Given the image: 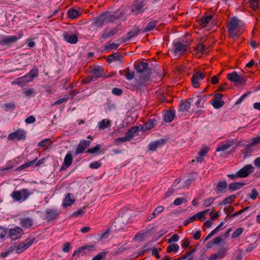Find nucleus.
I'll list each match as a JSON object with an SVG mask.
<instances>
[{
  "label": "nucleus",
  "instance_id": "obj_64",
  "mask_svg": "<svg viewBox=\"0 0 260 260\" xmlns=\"http://www.w3.org/2000/svg\"><path fill=\"white\" fill-rule=\"evenodd\" d=\"M35 120H36V118L34 116H30L25 119V122L26 123H28V124L33 123L34 122H35Z\"/></svg>",
  "mask_w": 260,
  "mask_h": 260
},
{
  "label": "nucleus",
  "instance_id": "obj_45",
  "mask_svg": "<svg viewBox=\"0 0 260 260\" xmlns=\"http://www.w3.org/2000/svg\"><path fill=\"white\" fill-rule=\"evenodd\" d=\"M236 198V196L235 195H231L226 198H225L222 203L218 204V205H221L222 204L225 205L229 203H231L233 200Z\"/></svg>",
  "mask_w": 260,
  "mask_h": 260
},
{
  "label": "nucleus",
  "instance_id": "obj_26",
  "mask_svg": "<svg viewBox=\"0 0 260 260\" xmlns=\"http://www.w3.org/2000/svg\"><path fill=\"white\" fill-rule=\"evenodd\" d=\"M71 196L72 194L71 193H68L66 195L62 203V206L63 207H67L73 204L75 202V200L72 198Z\"/></svg>",
  "mask_w": 260,
  "mask_h": 260
},
{
  "label": "nucleus",
  "instance_id": "obj_51",
  "mask_svg": "<svg viewBox=\"0 0 260 260\" xmlns=\"http://www.w3.org/2000/svg\"><path fill=\"white\" fill-rule=\"evenodd\" d=\"M126 141H129L128 139L126 137V136L124 137H121L116 139L114 140V143L116 145H118L120 144V143L125 142Z\"/></svg>",
  "mask_w": 260,
  "mask_h": 260
},
{
  "label": "nucleus",
  "instance_id": "obj_35",
  "mask_svg": "<svg viewBox=\"0 0 260 260\" xmlns=\"http://www.w3.org/2000/svg\"><path fill=\"white\" fill-rule=\"evenodd\" d=\"M190 108V102L189 101H186L184 102H182L180 105L179 110L182 112H186Z\"/></svg>",
  "mask_w": 260,
  "mask_h": 260
},
{
  "label": "nucleus",
  "instance_id": "obj_22",
  "mask_svg": "<svg viewBox=\"0 0 260 260\" xmlns=\"http://www.w3.org/2000/svg\"><path fill=\"white\" fill-rule=\"evenodd\" d=\"M225 251L220 249L216 253L212 254L208 257V260H221L225 255Z\"/></svg>",
  "mask_w": 260,
  "mask_h": 260
},
{
  "label": "nucleus",
  "instance_id": "obj_3",
  "mask_svg": "<svg viewBox=\"0 0 260 260\" xmlns=\"http://www.w3.org/2000/svg\"><path fill=\"white\" fill-rule=\"evenodd\" d=\"M135 68L137 73L140 74V78L144 81H147L149 78L150 71L148 69V63L141 62L135 66Z\"/></svg>",
  "mask_w": 260,
  "mask_h": 260
},
{
  "label": "nucleus",
  "instance_id": "obj_42",
  "mask_svg": "<svg viewBox=\"0 0 260 260\" xmlns=\"http://www.w3.org/2000/svg\"><path fill=\"white\" fill-rule=\"evenodd\" d=\"M157 21L156 20H152L149 22L145 29V31H150L153 29L156 25Z\"/></svg>",
  "mask_w": 260,
  "mask_h": 260
},
{
  "label": "nucleus",
  "instance_id": "obj_33",
  "mask_svg": "<svg viewBox=\"0 0 260 260\" xmlns=\"http://www.w3.org/2000/svg\"><path fill=\"white\" fill-rule=\"evenodd\" d=\"M175 117L174 111H167L164 116V120L166 122H171Z\"/></svg>",
  "mask_w": 260,
  "mask_h": 260
},
{
  "label": "nucleus",
  "instance_id": "obj_40",
  "mask_svg": "<svg viewBox=\"0 0 260 260\" xmlns=\"http://www.w3.org/2000/svg\"><path fill=\"white\" fill-rule=\"evenodd\" d=\"M215 198L211 197L203 200V206L207 207L210 206L214 201Z\"/></svg>",
  "mask_w": 260,
  "mask_h": 260
},
{
  "label": "nucleus",
  "instance_id": "obj_39",
  "mask_svg": "<svg viewBox=\"0 0 260 260\" xmlns=\"http://www.w3.org/2000/svg\"><path fill=\"white\" fill-rule=\"evenodd\" d=\"M155 121L153 119L149 120L142 127L143 131H146L147 129H150L154 125Z\"/></svg>",
  "mask_w": 260,
  "mask_h": 260
},
{
  "label": "nucleus",
  "instance_id": "obj_10",
  "mask_svg": "<svg viewBox=\"0 0 260 260\" xmlns=\"http://www.w3.org/2000/svg\"><path fill=\"white\" fill-rule=\"evenodd\" d=\"M223 95L220 93H216L214 95V98L210 101V103L213 106L215 109H219L222 107L224 102L221 100Z\"/></svg>",
  "mask_w": 260,
  "mask_h": 260
},
{
  "label": "nucleus",
  "instance_id": "obj_48",
  "mask_svg": "<svg viewBox=\"0 0 260 260\" xmlns=\"http://www.w3.org/2000/svg\"><path fill=\"white\" fill-rule=\"evenodd\" d=\"M37 158H36L34 160H32V161H28L26 163H25L23 165H21V166H20V168L21 169H24L25 168H26L28 167H30L32 165H33L35 162L37 161Z\"/></svg>",
  "mask_w": 260,
  "mask_h": 260
},
{
  "label": "nucleus",
  "instance_id": "obj_21",
  "mask_svg": "<svg viewBox=\"0 0 260 260\" xmlns=\"http://www.w3.org/2000/svg\"><path fill=\"white\" fill-rule=\"evenodd\" d=\"M20 224L22 228L25 229L30 228L33 224V219L30 217H23L20 219Z\"/></svg>",
  "mask_w": 260,
  "mask_h": 260
},
{
  "label": "nucleus",
  "instance_id": "obj_60",
  "mask_svg": "<svg viewBox=\"0 0 260 260\" xmlns=\"http://www.w3.org/2000/svg\"><path fill=\"white\" fill-rule=\"evenodd\" d=\"M185 202L186 201L184 198H177L174 200V204L176 206H178Z\"/></svg>",
  "mask_w": 260,
  "mask_h": 260
},
{
  "label": "nucleus",
  "instance_id": "obj_2",
  "mask_svg": "<svg viewBox=\"0 0 260 260\" xmlns=\"http://www.w3.org/2000/svg\"><path fill=\"white\" fill-rule=\"evenodd\" d=\"M33 193V191L28 189L23 188L20 190H14L10 197L16 202H22L26 200Z\"/></svg>",
  "mask_w": 260,
  "mask_h": 260
},
{
  "label": "nucleus",
  "instance_id": "obj_55",
  "mask_svg": "<svg viewBox=\"0 0 260 260\" xmlns=\"http://www.w3.org/2000/svg\"><path fill=\"white\" fill-rule=\"evenodd\" d=\"M205 46L202 44H200L196 47V50L197 53H203L205 50Z\"/></svg>",
  "mask_w": 260,
  "mask_h": 260
},
{
  "label": "nucleus",
  "instance_id": "obj_31",
  "mask_svg": "<svg viewBox=\"0 0 260 260\" xmlns=\"http://www.w3.org/2000/svg\"><path fill=\"white\" fill-rule=\"evenodd\" d=\"M245 183L242 182H234L230 183L229 185V189L231 191H235L240 189Z\"/></svg>",
  "mask_w": 260,
  "mask_h": 260
},
{
  "label": "nucleus",
  "instance_id": "obj_50",
  "mask_svg": "<svg viewBox=\"0 0 260 260\" xmlns=\"http://www.w3.org/2000/svg\"><path fill=\"white\" fill-rule=\"evenodd\" d=\"M71 248V244L69 242H67L63 245L62 250L64 252H68Z\"/></svg>",
  "mask_w": 260,
  "mask_h": 260
},
{
  "label": "nucleus",
  "instance_id": "obj_58",
  "mask_svg": "<svg viewBox=\"0 0 260 260\" xmlns=\"http://www.w3.org/2000/svg\"><path fill=\"white\" fill-rule=\"evenodd\" d=\"M179 237L177 234H174L170 239L168 240V243L172 242H177L179 240Z\"/></svg>",
  "mask_w": 260,
  "mask_h": 260
},
{
  "label": "nucleus",
  "instance_id": "obj_52",
  "mask_svg": "<svg viewBox=\"0 0 260 260\" xmlns=\"http://www.w3.org/2000/svg\"><path fill=\"white\" fill-rule=\"evenodd\" d=\"M258 196V192L256 189H252L251 192L249 194V197L251 200H255Z\"/></svg>",
  "mask_w": 260,
  "mask_h": 260
},
{
  "label": "nucleus",
  "instance_id": "obj_11",
  "mask_svg": "<svg viewBox=\"0 0 260 260\" xmlns=\"http://www.w3.org/2000/svg\"><path fill=\"white\" fill-rule=\"evenodd\" d=\"M26 137V133L21 129H19L17 131L13 132L9 135L8 139L9 140H13L17 139V140H24Z\"/></svg>",
  "mask_w": 260,
  "mask_h": 260
},
{
  "label": "nucleus",
  "instance_id": "obj_46",
  "mask_svg": "<svg viewBox=\"0 0 260 260\" xmlns=\"http://www.w3.org/2000/svg\"><path fill=\"white\" fill-rule=\"evenodd\" d=\"M14 250L15 248L14 247H10L7 249H6L5 251L2 252L1 253V255L3 257H6L8 255L11 254Z\"/></svg>",
  "mask_w": 260,
  "mask_h": 260
},
{
  "label": "nucleus",
  "instance_id": "obj_28",
  "mask_svg": "<svg viewBox=\"0 0 260 260\" xmlns=\"http://www.w3.org/2000/svg\"><path fill=\"white\" fill-rule=\"evenodd\" d=\"M164 144L162 140H158L151 142L149 145V149L151 151H155L156 148L161 147Z\"/></svg>",
  "mask_w": 260,
  "mask_h": 260
},
{
  "label": "nucleus",
  "instance_id": "obj_36",
  "mask_svg": "<svg viewBox=\"0 0 260 260\" xmlns=\"http://www.w3.org/2000/svg\"><path fill=\"white\" fill-rule=\"evenodd\" d=\"M69 17L71 19H75L81 15V12L74 9H70L68 12Z\"/></svg>",
  "mask_w": 260,
  "mask_h": 260
},
{
  "label": "nucleus",
  "instance_id": "obj_7",
  "mask_svg": "<svg viewBox=\"0 0 260 260\" xmlns=\"http://www.w3.org/2000/svg\"><path fill=\"white\" fill-rule=\"evenodd\" d=\"M22 31L19 32L18 36H8L3 38L0 41V44L3 45H9L15 43L17 40L20 39L23 36Z\"/></svg>",
  "mask_w": 260,
  "mask_h": 260
},
{
  "label": "nucleus",
  "instance_id": "obj_18",
  "mask_svg": "<svg viewBox=\"0 0 260 260\" xmlns=\"http://www.w3.org/2000/svg\"><path fill=\"white\" fill-rule=\"evenodd\" d=\"M38 69L37 68L34 67L28 73L23 76V77L26 80V82L28 83L32 81L34 78L37 77L38 76Z\"/></svg>",
  "mask_w": 260,
  "mask_h": 260
},
{
  "label": "nucleus",
  "instance_id": "obj_29",
  "mask_svg": "<svg viewBox=\"0 0 260 260\" xmlns=\"http://www.w3.org/2000/svg\"><path fill=\"white\" fill-rule=\"evenodd\" d=\"M138 126H133L125 133V136L129 141L134 137L135 135L138 132Z\"/></svg>",
  "mask_w": 260,
  "mask_h": 260
},
{
  "label": "nucleus",
  "instance_id": "obj_49",
  "mask_svg": "<svg viewBox=\"0 0 260 260\" xmlns=\"http://www.w3.org/2000/svg\"><path fill=\"white\" fill-rule=\"evenodd\" d=\"M243 232V230L241 228H238L232 234V238H235L239 236H240L242 232Z\"/></svg>",
  "mask_w": 260,
  "mask_h": 260
},
{
  "label": "nucleus",
  "instance_id": "obj_37",
  "mask_svg": "<svg viewBox=\"0 0 260 260\" xmlns=\"http://www.w3.org/2000/svg\"><path fill=\"white\" fill-rule=\"evenodd\" d=\"M121 56L118 53H115L109 56L108 60L109 62L121 61Z\"/></svg>",
  "mask_w": 260,
  "mask_h": 260
},
{
  "label": "nucleus",
  "instance_id": "obj_13",
  "mask_svg": "<svg viewBox=\"0 0 260 260\" xmlns=\"http://www.w3.org/2000/svg\"><path fill=\"white\" fill-rule=\"evenodd\" d=\"M235 141L233 139H229L224 142L219 143L216 149V152L224 151L229 149L231 146L234 145Z\"/></svg>",
  "mask_w": 260,
  "mask_h": 260
},
{
  "label": "nucleus",
  "instance_id": "obj_20",
  "mask_svg": "<svg viewBox=\"0 0 260 260\" xmlns=\"http://www.w3.org/2000/svg\"><path fill=\"white\" fill-rule=\"evenodd\" d=\"M73 156L71 152H68L65 156L63 160V163L60 169L64 170L69 167L72 164Z\"/></svg>",
  "mask_w": 260,
  "mask_h": 260
},
{
  "label": "nucleus",
  "instance_id": "obj_53",
  "mask_svg": "<svg viewBox=\"0 0 260 260\" xmlns=\"http://www.w3.org/2000/svg\"><path fill=\"white\" fill-rule=\"evenodd\" d=\"M249 3L250 7L252 9L255 10L257 9L258 5V0H250Z\"/></svg>",
  "mask_w": 260,
  "mask_h": 260
},
{
  "label": "nucleus",
  "instance_id": "obj_6",
  "mask_svg": "<svg viewBox=\"0 0 260 260\" xmlns=\"http://www.w3.org/2000/svg\"><path fill=\"white\" fill-rule=\"evenodd\" d=\"M146 9L145 3L144 0H137L132 6V12L134 15L142 13Z\"/></svg>",
  "mask_w": 260,
  "mask_h": 260
},
{
  "label": "nucleus",
  "instance_id": "obj_25",
  "mask_svg": "<svg viewBox=\"0 0 260 260\" xmlns=\"http://www.w3.org/2000/svg\"><path fill=\"white\" fill-rule=\"evenodd\" d=\"M87 250L88 251H92L94 250V247L93 245H87L85 246H82L75 250L73 254V256H74L78 253H81L83 255L85 253V250Z\"/></svg>",
  "mask_w": 260,
  "mask_h": 260
},
{
  "label": "nucleus",
  "instance_id": "obj_16",
  "mask_svg": "<svg viewBox=\"0 0 260 260\" xmlns=\"http://www.w3.org/2000/svg\"><path fill=\"white\" fill-rule=\"evenodd\" d=\"M205 76V75L201 72L194 73L191 79L192 86L194 88H198L200 85V81L202 80Z\"/></svg>",
  "mask_w": 260,
  "mask_h": 260
},
{
  "label": "nucleus",
  "instance_id": "obj_4",
  "mask_svg": "<svg viewBox=\"0 0 260 260\" xmlns=\"http://www.w3.org/2000/svg\"><path fill=\"white\" fill-rule=\"evenodd\" d=\"M227 78L230 81L234 82L236 85H243L246 83L244 76L239 75L236 71L229 73L227 75Z\"/></svg>",
  "mask_w": 260,
  "mask_h": 260
},
{
  "label": "nucleus",
  "instance_id": "obj_38",
  "mask_svg": "<svg viewBox=\"0 0 260 260\" xmlns=\"http://www.w3.org/2000/svg\"><path fill=\"white\" fill-rule=\"evenodd\" d=\"M212 16L211 15H208L206 17H204L200 20V24L203 27H206L207 24H209L211 21Z\"/></svg>",
  "mask_w": 260,
  "mask_h": 260
},
{
  "label": "nucleus",
  "instance_id": "obj_27",
  "mask_svg": "<svg viewBox=\"0 0 260 260\" xmlns=\"http://www.w3.org/2000/svg\"><path fill=\"white\" fill-rule=\"evenodd\" d=\"M111 125V121L108 119H104L98 123V128L102 130L110 127Z\"/></svg>",
  "mask_w": 260,
  "mask_h": 260
},
{
  "label": "nucleus",
  "instance_id": "obj_43",
  "mask_svg": "<svg viewBox=\"0 0 260 260\" xmlns=\"http://www.w3.org/2000/svg\"><path fill=\"white\" fill-rule=\"evenodd\" d=\"M179 247L176 244H172L170 245L167 248V251L168 252H177L179 250Z\"/></svg>",
  "mask_w": 260,
  "mask_h": 260
},
{
  "label": "nucleus",
  "instance_id": "obj_61",
  "mask_svg": "<svg viewBox=\"0 0 260 260\" xmlns=\"http://www.w3.org/2000/svg\"><path fill=\"white\" fill-rule=\"evenodd\" d=\"M223 224L224 223L223 221L220 222V224L217 227H216L213 231H211L213 233V234L215 235L216 233L220 231L221 230V228L223 225Z\"/></svg>",
  "mask_w": 260,
  "mask_h": 260
},
{
  "label": "nucleus",
  "instance_id": "obj_47",
  "mask_svg": "<svg viewBox=\"0 0 260 260\" xmlns=\"http://www.w3.org/2000/svg\"><path fill=\"white\" fill-rule=\"evenodd\" d=\"M85 213L84 209H79L78 210L73 212L71 216L72 217H76L79 216H81Z\"/></svg>",
  "mask_w": 260,
  "mask_h": 260
},
{
  "label": "nucleus",
  "instance_id": "obj_24",
  "mask_svg": "<svg viewBox=\"0 0 260 260\" xmlns=\"http://www.w3.org/2000/svg\"><path fill=\"white\" fill-rule=\"evenodd\" d=\"M103 19H104V23H107L111 21H113L117 18L115 14L112 12H107L101 15Z\"/></svg>",
  "mask_w": 260,
  "mask_h": 260
},
{
  "label": "nucleus",
  "instance_id": "obj_5",
  "mask_svg": "<svg viewBox=\"0 0 260 260\" xmlns=\"http://www.w3.org/2000/svg\"><path fill=\"white\" fill-rule=\"evenodd\" d=\"M187 46L180 42L173 43L172 52L175 56H180L185 54L187 51Z\"/></svg>",
  "mask_w": 260,
  "mask_h": 260
},
{
  "label": "nucleus",
  "instance_id": "obj_59",
  "mask_svg": "<svg viewBox=\"0 0 260 260\" xmlns=\"http://www.w3.org/2000/svg\"><path fill=\"white\" fill-rule=\"evenodd\" d=\"M33 93V89L31 88H26L23 90V94L26 96H29Z\"/></svg>",
  "mask_w": 260,
  "mask_h": 260
},
{
  "label": "nucleus",
  "instance_id": "obj_54",
  "mask_svg": "<svg viewBox=\"0 0 260 260\" xmlns=\"http://www.w3.org/2000/svg\"><path fill=\"white\" fill-rule=\"evenodd\" d=\"M124 76L127 80H132L134 78V72L133 71L130 72L129 70H127V73Z\"/></svg>",
  "mask_w": 260,
  "mask_h": 260
},
{
  "label": "nucleus",
  "instance_id": "obj_57",
  "mask_svg": "<svg viewBox=\"0 0 260 260\" xmlns=\"http://www.w3.org/2000/svg\"><path fill=\"white\" fill-rule=\"evenodd\" d=\"M101 166V164L98 162L94 161L92 163H90L89 165V167L91 169H96L99 168Z\"/></svg>",
  "mask_w": 260,
  "mask_h": 260
},
{
  "label": "nucleus",
  "instance_id": "obj_14",
  "mask_svg": "<svg viewBox=\"0 0 260 260\" xmlns=\"http://www.w3.org/2000/svg\"><path fill=\"white\" fill-rule=\"evenodd\" d=\"M35 239H27L25 242L20 243L16 247L15 251L17 253H21L32 244Z\"/></svg>",
  "mask_w": 260,
  "mask_h": 260
},
{
  "label": "nucleus",
  "instance_id": "obj_32",
  "mask_svg": "<svg viewBox=\"0 0 260 260\" xmlns=\"http://www.w3.org/2000/svg\"><path fill=\"white\" fill-rule=\"evenodd\" d=\"M26 80L24 79L23 76L17 78L15 79L12 82V85H18L20 87L24 86L26 84Z\"/></svg>",
  "mask_w": 260,
  "mask_h": 260
},
{
  "label": "nucleus",
  "instance_id": "obj_34",
  "mask_svg": "<svg viewBox=\"0 0 260 260\" xmlns=\"http://www.w3.org/2000/svg\"><path fill=\"white\" fill-rule=\"evenodd\" d=\"M104 24V19H103L101 15L95 18L93 20V25L97 27H101Z\"/></svg>",
  "mask_w": 260,
  "mask_h": 260
},
{
  "label": "nucleus",
  "instance_id": "obj_9",
  "mask_svg": "<svg viewBox=\"0 0 260 260\" xmlns=\"http://www.w3.org/2000/svg\"><path fill=\"white\" fill-rule=\"evenodd\" d=\"M8 233L9 237L13 240L20 238L23 235L22 229L18 226L9 229Z\"/></svg>",
  "mask_w": 260,
  "mask_h": 260
},
{
  "label": "nucleus",
  "instance_id": "obj_63",
  "mask_svg": "<svg viewBox=\"0 0 260 260\" xmlns=\"http://www.w3.org/2000/svg\"><path fill=\"white\" fill-rule=\"evenodd\" d=\"M112 92L113 94L120 95L122 93V90L118 88H114L112 89Z\"/></svg>",
  "mask_w": 260,
  "mask_h": 260
},
{
  "label": "nucleus",
  "instance_id": "obj_30",
  "mask_svg": "<svg viewBox=\"0 0 260 260\" xmlns=\"http://www.w3.org/2000/svg\"><path fill=\"white\" fill-rule=\"evenodd\" d=\"M228 187V184L225 180L219 181L216 187L217 192H224Z\"/></svg>",
  "mask_w": 260,
  "mask_h": 260
},
{
  "label": "nucleus",
  "instance_id": "obj_15",
  "mask_svg": "<svg viewBox=\"0 0 260 260\" xmlns=\"http://www.w3.org/2000/svg\"><path fill=\"white\" fill-rule=\"evenodd\" d=\"M62 37L64 40L69 43L74 44L78 42L77 36L71 32H64L62 34Z\"/></svg>",
  "mask_w": 260,
  "mask_h": 260
},
{
  "label": "nucleus",
  "instance_id": "obj_17",
  "mask_svg": "<svg viewBox=\"0 0 260 260\" xmlns=\"http://www.w3.org/2000/svg\"><path fill=\"white\" fill-rule=\"evenodd\" d=\"M91 81H95L96 80L101 77H108V76H106L105 73H103V70L102 68H101L93 69L91 71Z\"/></svg>",
  "mask_w": 260,
  "mask_h": 260
},
{
  "label": "nucleus",
  "instance_id": "obj_41",
  "mask_svg": "<svg viewBox=\"0 0 260 260\" xmlns=\"http://www.w3.org/2000/svg\"><path fill=\"white\" fill-rule=\"evenodd\" d=\"M260 143V136L256 137L251 139V142L247 145V148L253 147L255 145Z\"/></svg>",
  "mask_w": 260,
  "mask_h": 260
},
{
  "label": "nucleus",
  "instance_id": "obj_12",
  "mask_svg": "<svg viewBox=\"0 0 260 260\" xmlns=\"http://www.w3.org/2000/svg\"><path fill=\"white\" fill-rule=\"evenodd\" d=\"M254 171V168L251 165H247L238 171V175L240 178H245L252 173Z\"/></svg>",
  "mask_w": 260,
  "mask_h": 260
},
{
  "label": "nucleus",
  "instance_id": "obj_23",
  "mask_svg": "<svg viewBox=\"0 0 260 260\" xmlns=\"http://www.w3.org/2000/svg\"><path fill=\"white\" fill-rule=\"evenodd\" d=\"M164 209V207L162 206H158L156 208L152 213L149 215L147 218V221H150L153 218L158 216Z\"/></svg>",
  "mask_w": 260,
  "mask_h": 260
},
{
  "label": "nucleus",
  "instance_id": "obj_8",
  "mask_svg": "<svg viewBox=\"0 0 260 260\" xmlns=\"http://www.w3.org/2000/svg\"><path fill=\"white\" fill-rule=\"evenodd\" d=\"M60 211L57 209L48 208L45 211L44 218L48 221H52L57 219L59 216Z\"/></svg>",
  "mask_w": 260,
  "mask_h": 260
},
{
  "label": "nucleus",
  "instance_id": "obj_44",
  "mask_svg": "<svg viewBox=\"0 0 260 260\" xmlns=\"http://www.w3.org/2000/svg\"><path fill=\"white\" fill-rule=\"evenodd\" d=\"M204 215L202 211L199 212L192 216L191 217V219H193V220L199 219L200 221L204 220Z\"/></svg>",
  "mask_w": 260,
  "mask_h": 260
},
{
  "label": "nucleus",
  "instance_id": "obj_56",
  "mask_svg": "<svg viewBox=\"0 0 260 260\" xmlns=\"http://www.w3.org/2000/svg\"><path fill=\"white\" fill-rule=\"evenodd\" d=\"M105 256V253L104 252H99L96 256H95L92 260H101Z\"/></svg>",
  "mask_w": 260,
  "mask_h": 260
},
{
  "label": "nucleus",
  "instance_id": "obj_62",
  "mask_svg": "<svg viewBox=\"0 0 260 260\" xmlns=\"http://www.w3.org/2000/svg\"><path fill=\"white\" fill-rule=\"evenodd\" d=\"M208 150L209 149L207 147L202 148L199 152L198 154L200 155V156L204 157L206 154L208 152Z\"/></svg>",
  "mask_w": 260,
  "mask_h": 260
},
{
  "label": "nucleus",
  "instance_id": "obj_19",
  "mask_svg": "<svg viewBox=\"0 0 260 260\" xmlns=\"http://www.w3.org/2000/svg\"><path fill=\"white\" fill-rule=\"evenodd\" d=\"M90 144V142L89 140L81 141L76 148V154H79L83 153Z\"/></svg>",
  "mask_w": 260,
  "mask_h": 260
},
{
  "label": "nucleus",
  "instance_id": "obj_1",
  "mask_svg": "<svg viewBox=\"0 0 260 260\" xmlns=\"http://www.w3.org/2000/svg\"><path fill=\"white\" fill-rule=\"evenodd\" d=\"M242 25V22L237 17H233L230 21L228 24V32L234 39H236L238 37L239 29Z\"/></svg>",
  "mask_w": 260,
  "mask_h": 260
}]
</instances>
